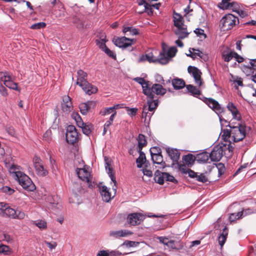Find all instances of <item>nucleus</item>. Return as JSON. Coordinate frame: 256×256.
<instances>
[{
    "label": "nucleus",
    "mask_w": 256,
    "mask_h": 256,
    "mask_svg": "<svg viewBox=\"0 0 256 256\" xmlns=\"http://www.w3.org/2000/svg\"><path fill=\"white\" fill-rule=\"evenodd\" d=\"M202 100L210 108H211L218 116L221 124H224V122L227 123L226 127H230L232 128V139L234 142H238L242 140L246 136V126L244 125L238 124L236 126H234L232 123L227 122L224 120L220 114L224 112V108L222 107L220 104L212 98H206L203 97Z\"/></svg>",
    "instance_id": "nucleus-1"
},
{
    "label": "nucleus",
    "mask_w": 256,
    "mask_h": 256,
    "mask_svg": "<svg viewBox=\"0 0 256 256\" xmlns=\"http://www.w3.org/2000/svg\"><path fill=\"white\" fill-rule=\"evenodd\" d=\"M10 172L14 174L19 184L28 191H33L36 189L35 185L31 179L24 172L20 170L19 166L12 164L10 168Z\"/></svg>",
    "instance_id": "nucleus-2"
},
{
    "label": "nucleus",
    "mask_w": 256,
    "mask_h": 256,
    "mask_svg": "<svg viewBox=\"0 0 256 256\" xmlns=\"http://www.w3.org/2000/svg\"><path fill=\"white\" fill-rule=\"evenodd\" d=\"M0 214L4 216L11 218H12L24 219L25 214L24 212L15 210L10 208L7 204L0 202Z\"/></svg>",
    "instance_id": "nucleus-3"
},
{
    "label": "nucleus",
    "mask_w": 256,
    "mask_h": 256,
    "mask_svg": "<svg viewBox=\"0 0 256 256\" xmlns=\"http://www.w3.org/2000/svg\"><path fill=\"white\" fill-rule=\"evenodd\" d=\"M238 22L237 17L232 14H227L222 18L220 22V26L222 31L226 32L231 30L236 24V21Z\"/></svg>",
    "instance_id": "nucleus-4"
},
{
    "label": "nucleus",
    "mask_w": 256,
    "mask_h": 256,
    "mask_svg": "<svg viewBox=\"0 0 256 256\" xmlns=\"http://www.w3.org/2000/svg\"><path fill=\"white\" fill-rule=\"evenodd\" d=\"M144 94L147 96L148 98H154L155 94L156 95H164L166 92V90L164 88L163 86L160 84H152L151 86L150 84L148 90H144Z\"/></svg>",
    "instance_id": "nucleus-5"
},
{
    "label": "nucleus",
    "mask_w": 256,
    "mask_h": 256,
    "mask_svg": "<svg viewBox=\"0 0 256 256\" xmlns=\"http://www.w3.org/2000/svg\"><path fill=\"white\" fill-rule=\"evenodd\" d=\"M148 61L150 62H158L162 64H168L167 58L162 53H160L158 58H154V55L152 52L142 54L140 56L138 60V62Z\"/></svg>",
    "instance_id": "nucleus-6"
},
{
    "label": "nucleus",
    "mask_w": 256,
    "mask_h": 256,
    "mask_svg": "<svg viewBox=\"0 0 256 256\" xmlns=\"http://www.w3.org/2000/svg\"><path fill=\"white\" fill-rule=\"evenodd\" d=\"M0 80L4 82V84L8 88L20 91L18 88V84L12 81V76L8 72H0Z\"/></svg>",
    "instance_id": "nucleus-7"
},
{
    "label": "nucleus",
    "mask_w": 256,
    "mask_h": 256,
    "mask_svg": "<svg viewBox=\"0 0 256 256\" xmlns=\"http://www.w3.org/2000/svg\"><path fill=\"white\" fill-rule=\"evenodd\" d=\"M78 138V132L75 126L72 125L68 126L66 132V140L67 142L70 144H74L77 142Z\"/></svg>",
    "instance_id": "nucleus-8"
},
{
    "label": "nucleus",
    "mask_w": 256,
    "mask_h": 256,
    "mask_svg": "<svg viewBox=\"0 0 256 256\" xmlns=\"http://www.w3.org/2000/svg\"><path fill=\"white\" fill-rule=\"evenodd\" d=\"M226 154V153L224 150L222 146L220 145L214 146L211 152L209 154L210 156V159L212 162L220 161L222 156Z\"/></svg>",
    "instance_id": "nucleus-9"
},
{
    "label": "nucleus",
    "mask_w": 256,
    "mask_h": 256,
    "mask_svg": "<svg viewBox=\"0 0 256 256\" xmlns=\"http://www.w3.org/2000/svg\"><path fill=\"white\" fill-rule=\"evenodd\" d=\"M188 71L194 78L195 84L199 86H202L204 84V82L201 78L202 73L200 70L196 67L190 66L188 68Z\"/></svg>",
    "instance_id": "nucleus-10"
},
{
    "label": "nucleus",
    "mask_w": 256,
    "mask_h": 256,
    "mask_svg": "<svg viewBox=\"0 0 256 256\" xmlns=\"http://www.w3.org/2000/svg\"><path fill=\"white\" fill-rule=\"evenodd\" d=\"M114 44L119 48H126L131 46L134 41V39L127 38L125 36L121 38L117 37L113 39Z\"/></svg>",
    "instance_id": "nucleus-11"
},
{
    "label": "nucleus",
    "mask_w": 256,
    "mask_h": 256,
    "mask_svg": "<svg viewBox=\"0 0 256 256\" xmlns=\"http://www.w3.org/2000/svg\"><path fill=\"white\" fill-rule=\"evenodd\" d=\"M222 58L225 62H229L234 58L235 52L227 46L220 47V50Z\"/></svg>",
    "instance_id": "nucleus-12"
},
{
    "label": "nucleus",
    "mask_w": 256,
    "mask_h": 256,
    "mask_svg": "<svg viewBox=\"0 0 256 256\" xmlns=\"http://www.w3.org/2000/svg\"><path fill=\"white\" fill-rule=\"evenodd\" d=\"M144 218V216L140 213L136 212L129 214L128 216V222L132 226L139 224Z\"/></svg>",
    "instance_id": "nucleus-13"
},
{
    "label": "nucleus",
    "mask_w": 256,
    "mask_h": 256,
    "mask_svg": "<svg viewBox=\"0 0 256 256\" xmlns=\"http://www.w3.org/2000/svg\"><path fill=\"white\" fill-rule=\"evenodd\" d=\"M73 23L78 30L88 28L90 26L88 20L83 17H75L74 18Z\"/></svg>",
    "instance_id": "nucleus-14"
},
{
    "label": "nucleus",
    "mask_w": 256,
    "mask_h": 256,
    "mask_svg": "<svg viewBox=\"0 0 256 256\" xmlns=\"http://www.w3.org/2000/svg\"><path fill=\"white\" fill-rule=\"evenodd\" d=\"M133 232L128 230H110L109 232V236L116 239L120 238L126 237L132 235Z\"/></svg>",
    "instance_id": "nucleus-15"
},
{
    "label": "nucleus",
    "mask_w": 256,
    "mask_h": 256,
    "mask_svg": "<svg viewBox=\"0 0 256 256\" xmlns=\"http://www.w3.org/2000/svg\"><path fill=\"white\" fill-rule=\"evenodd\" d=\"M62 110L66 114L69 113L72 110V104L71 98L68 96H62V102L61 104Z\"/></svg>",
    "instance_id": "nucleus-16"
},
{
    "label": "nucleus",
    "mask_w": 256,
    "mask_h": 256,
    "mask_svg": "<svg viewBox=\"0 0 256 256\" xmlns=\"http://www.w3.org/2000/svg\"><path fill=\"white\" fill-rule=\"evenodd\" d=\"M166 152L174 162H178L180 156V152L178 150L168 148L166 149Z\"/></svg>",
    "instance_id": "nucleus-17"
},
{
    "label": "nucleus",
    "mask_w": 256,
    "mask_h": 256,
    "mask_svg": "<svg viewBox=\"0 0 256 256\" xmlns=\"http://www.w3.org/2000/svg\"><path fill=\"white\" fill-rule=\"evenodd\" d=\"M190 32H188L186 26H182L176 28L174 30V34L179 39H184L187 38Z\"/></svg>",
    "instance_id": "nucleus-18"
},
{
    "label": "nucleus",
    "mask_w": 256,
    "mask_h": 256,
    "mask_svg": "<svg viewBox=\"0 0 256 256\" xmlns=\"http://www.w3.org/2000/svg\"><path fill=\"white\" fill-rule=\"evenodd\" d=\"M227 108L230 111L232 115V117L235 120H241V115L238 111L236 106L232 102H229L227 104Z\"/></svg>",
    "instance_id": "nucleus-19"
},
{
    "label": "nucleus",
    "mask_w": 256,
    "mask_h": 256,
    "mask_svg": "<svg viewBox=\"0 0 256 256\" xmlns=\"http://www.w3.org/2000/svg\"><path fill=\"white\" fill-rule=\"evenodd\" d=\"M80 86L82 88L86 94L90 95L92 94H95L98 91V88L95 86L90 84L88 82L84 83Z\"/></svg>",
    "instance_id": "nucleus-20"
},
{
    "label": "nucleus",
    "mask_w": 256,
    "mask_h": 256,
    "mask_svg": "<svg viewBox=\"0 0 256 256\" xmlns=\"http://www.w3.org/2000/svg\"><path fill=\"white\" fill-rule=\"evenodd\" d=\"M100 192L104 202H108L112 199L111 193L105 186H100Z\"/></svg>",
    "instance_id": "nucleus-21"
},
{
    "label": "nucleus",
    "mask_w": 256,
    "mask_h": 256,
    "mask_svg": "<svg viewBox=\"0 0 256 256\" xmlns=\"http://www.w3.org/2000/svg\"><path fill=\"white\" fill-rule=\"evenodd\" d=\"M76 174L79 178L86 182H90V172L84 168H77L76 170Z\"/></svg>",
    "instance_id": "nucleus-22"
},
{
    "label": "nucleus",
    "mask_w": 256,
    "mask_h": 256,
    "mask_svg": "<svg viewBox=\"0 0 256 256\" xmlns=\"http://www.w3.org/2000/svg\"><path fill=\"white\" fill-rule=\"evenodd\" d=\"M177 52V48L176 46L170 47L166 52V49L163 48L162 52L160 53H162L165 58H167L168 63V62L170 58L174 57Z\"/></svg>",
    "instance_id": "nucleus-23"
},
{
    "label": "nucleus",
    "mask_w": 256,
    "mask_h": 256,
    "mask_svg": "<svg viewBox=\"0 0 256 256\" xmlns=\"http://www.w3.org/2000/svg\"><path fill=\"white\" fill-rule=\"evenodd\" d=\"M209 153L206 152H200L195 157L196 160L197 161L198 163H206L209 158H210V156Z\"/></svg>",
    "instance_id": "nucleus-24"
},
{
    "label": "nucleus",
    "mask_w": 256,
    "mask_h": 256,
    "mask_svg": "<svg viewBox=\"0 0 256 256\" xmlns=\"http://www.w3.org/2000/svg\"><path fill=\"white\" fill-rule=\"evenodd\" d=\"M78 78L76 80V84L80 86L84 83L86 82L87 74L82 70H79L78 72Z\"/></svg>",
    "instance_id": "nucleus-25"
},
{
    "label": "nucleus",
    "mask_w": 256,
    "mask_h": 256,
    "mask_svg": "<svg viewBox=\"0 0 256 256\" xmlns=\"http://www.w3.org/2000/svg\"><path fill=\"white\" fill-rule=\"evenodd\" d=\"M248 62L242 66L243 70H248L249 72H253V70H256V58L248 59Z\"/></svg>",
    "instance_id": "nucleus-26"
},
{
    "label": "nucleus",
    "mask_w": 256,
    "mask_h": 256,
    "mask_svg": "<svg viewBox=\"0 0 256 256\" xmlns=\"http://www.w3.org/2000/svg\"><path fill=\"white\" fill-rule=\"evenodd\" d=\"M152 159L154 164L160 165V168H164L166 166V164L163 160V156L162 153L156 155L151 156Z\"/></svg>",
    "instance_id": "nucleus-27"
},
{
    "label": "nucleus",
    "mask_w": 256,
    "mask_h": 256,
    "mask_svg": "<svg viewBox=\"0 0 256 256\" xmlns=\"http://www.w3.org/2000/svg\"><path fill=\"white\" fill-rule=\"evenodd\" d=\"M172 84L175 90H180L186 86L184 81L179 78L173 79L172 80Z\"/></svg>",
    "instance_id": "nucleus-28"
},
{
    "label": "nucleus",
    "mask_w": 256,
    "mask_h": 256,
    "mask_svg": "<svg viewBox=\"0 0 256 256\" xmlns=\"http://www.w3.org/2000/svg\"><path fill=\"white\" fill-rule=\"evenodd\" d=\"M174 16H173V20L174 23V26L178 28L181 26H185L184 24V19L180 14H179L174 12Z\"/></svg>",
    "instance_id": "nucleus-29"
},
{
    "label": "nucleus",
    "mask_w": 256,
    "mask_h": 256,
    "mask_svg": "<svg viewBox=\"0 0 256 256\" xmlns=\"http://www.w3.org/2000/svg\"><path fill=\"white\" fill-rule=\"evenodd\" d=\"M154 180L156 183L162 184L164 182V172H162L159 170H156L154 172Z\"/></svg>",
    "instance_id": "nucleus-30"
},
{
    "label": "nucleus",
    "mask_w": 256,
    "mask_h": 256,
    "mask_svg": "<svg viewBox=\"0 0 256 256\" xmlns=\"http://www.w3.org/2000/svg\"><path fill=\"white\" fill-rule=\"evenodd\" d=\"M36 174L40 176H45L48 174V170L44 168V164L36 166L34 167Z\"/></svg>",
    "instance_id": "nucleus-31"
},
{
    "label": "nucleus",
    "mask_w": 256,
    "mask_h": 256,
    "mask_svg": "<svg viewBox=\"0 0 256 256\" xmlns=\"http://www.w3.org/2000/svg\"><path fill=\"white\" fill-rule=\"evenodd\" d=\"M147 109L150 112H152L158 106V100L148 98Z\"/></svg>",
    "instance_id": "nucleus-32"
},
{
    "label": "nucleus",
    "mask_w": 256,
    "mask_h": 256,
    "mask_svg": "<svg viewBox=\"0 0 256 256\" xmlns=\"http://www.w3.org/2000/svg\"><path fill=\"white\" fill-rule=\"evenodd\" d=\"M138 152H139V156L136 160V162L137 164V167L141 168L142 166V165L146 163V160L145 154L142 152V150L138 151Z\"/></svg>",
    "instance_id": "nucleus-33"
},
{
    "label": "nucleus",
    "mask_w": 256,
    "mask_h": 256,
    "mask_svg": "<svg viewBox=\"0 0 256 256\" xmlns=\"http://www.w3.org/2000/svg\"><path fill=\"white\" fill-rule=\"evenodd\" d=\"M186 88L188 92H190L194 96L198 97L201 94V91L193 85L188 84Z\"/></svg>",
    "instance_id": "nucleus-34"
},
{
    "label": "nucleus",
    "mask_w": 256,
    "mask_h": 256,
    "mask_svg": "<svg viewBox=\"0 0 256 256\" xmlns=\"http://www.w3.org/2000/svg\"><path fill=\"white\" fill-rule=\"evenodd\" d=\"M92 104V102L90 101L80 104L79 106L80 112L84 115L86 114Z\"/></svg>",
    "instance_id": "nucleus-35"
},
{
    "label": "nucleus",
    "mask_w": 256,
    "mask_h": 256,
    "mask_svg": "<svg viewBox=\"0 0 256 256\" xmlns=\"http://www.w3.org/2000/svg\"><path fill=\"white\" fill-rule=\"evenodd\" d=\"M167 246L174 250H180L183 248L184 245L180 241L170 240Z\"/></svg>",
    "instance_id": "nucleus-36"
},
{
    "label": "nucleus",
    "mask_w": 256,
    "mask_h": 256,
    "mask_svg": "<svg viewBox=\"0 0 256 256\" xmlns=\"http://www.w3.org/2000/svg\"><path fill=\"white\" fill-rule=\"evenodd\" d=\"M134 80L142 86V92L144 94V90H148L150 85V82L146 81L144 78L140 77L135 78Z\"/></svg>",
    "instance_id": "nucleus-37"
},
{
    "label": "nucleus",
    "mask_w": 256,
    "mask_h": 256,
    "mask_svg": "<svg viewBox=\"0 0 256 256\" xmlns=\"http://www.w3.org/2000/svg\"><path fill=\"white\" fill-rule=\"evenodd\" d=\"M138 151H140L142 150L143 147L146 146L147 144V142L146 139V137L142 134H139L138 136Z\"/></svg>",
    "instance_id": "nucleus-38"
},
{
    "label": "nucleus",
    "mask_w": 256,
    "mask_h": 256,
    "mask_svg": "<svg viewBox=\"0 0 256 256\" xmlns=\"http://www.w3.org/2000/svg\"><path fill=\"white\" fill-rule=\"evenodd\" d=\"M122 32L127 35H137L138 34V29L132 26H124Z\"/></svg>",
    "instance_id": "nucleus-39"
},
{
    "label": "nucleus",
    "mask_w": 256,
    "mask_h": 256,
    "mask_svg": "<svg viewBox=\"0 0 256 256\" xmlns=\"http://www.w3.org/2000/svg\"><path fill=\"white\" fill-rule=\"evenodd\" d=\"M105 168L108 174V176L110 178L112 182L114 183V186H116V182L114 174L112 173V169L110 168V164L107 162H106Z\"/></svg>",
    "instance_id": "nucleus-40"
},
{
    "label": "nucleus",
    "mask_w": 256,
    "mask_h": 256,
    "mask_svg": "<svg viewBox=\"0 0 256 256\" xmlns=\"http://www.w3.org/2000/svg\"><path fill=\"white\" fill-rule=\"evenodd\" d=\"M227 235L228 229L226 227H225L223 230V232L218 237V243L221 247H222L224 244L226 239Z\"/></svg>",
    "instance_id": "nucleus-41"
},
{
    "label": "nucleus",
    "mask_w": 256,
    "mask_h": 256,
    "mask_svg": "<svg viewBox=\"0 0 256 256\" xmlns=\"http://www.w3.org/2000/svg\"><path fill=\"white\" fill-rule=\"evenodd\" d=\"M71 116L72 118L75 120L78 127L82 126L84 124V122H83L82 118L78 112H73L71 114Z\"/></svg>",
    "instance_id": "nucleus-42"
},
{
    "label": "nucleus",
    "mask_w": 256,
    "mask_h": 256,
    "mask_svg": "<svg viewBox=\"0 0 256 256\" xmlns=\"http://www.w3.org/2000/svg\"><path fill=\"white\" fill-rule=\"evenodd\" d=\"M178 165H179V168L182 171V172H183L184 173L188 174V175L190 178H195L196 177V174H198L197 172H194V170H192L190 168H188L186 170H186L185 169H184L183 168H182V167H186L185 166L182 165V164H178Z\"/></svg>",
    "instance_id": "nucleus-43"
},
{
    "label": "nucleus",
    "mask_w": 256,
    "mask_h": 256,
    "mask_svg": "<svg viewBox=\"0 0 256 256\" xmlns=\"http://www.w3.org/2000/svg\"><path fill=\"white\" fill-rule=\"evenodd\" d=\"M195 157L196 156H193L192 154H188L182 156V160L186 163V164H191L194 162V160H196Z\"/></svg>",
    "instance_id": "nucleus-44"
},
{
    "label": "nucleus",
    "mask_w": 256,
    "mask_h": 256,
    "mask_svg": "<svg viewBox=\"0 0 256 256\" xmlns=\"http://www.w3.org/2000/svg\"><path fill=\"white\" fill-rule=\"evenodd\" d=\"M33 224L42 230H46L47 228V223L44 220H34L33 222Z\"/></svg>",
    "instance_id": "nucleus-45"
},
{
    "label": "nucleus",
    "mask_w": 256,
    "mask_h": 256,
    "mask_svg": "<svg viewBox=\"0 0 256 256\" xmlns=\"http://www.w3.org/2000/svg\"><path fill=\"white\" fill-rule=\"evenodd\" d=\"M0 253L5 255H10L12 253V250L8 246L0 244Z\"/></svg>",
    "instance_id": "nucleus-46"
},
{
    "label": "nucleus",
    "mask_w": 256,
    "mask_h": 256,
    "mask_svg": "<svg viewBox=\"0 0 256 256\" xmlns=\"http://www.w3.org/2000/svg\"><path fill=\"white\" fill-rule=\"evenodd\" d=\"M106 41L105 38H101L100 40H96V42L99 48L104 52L108 48L105 44Z\"/></svg>",
    "instance_id": "nucleus-47"
},
{
    "label": "nucleus",
    "mask_w": 256,
    "mask_h": 256,
    "mask_svg": "<svg viewBox=\"0 0 256 256\" xmlns=\"http://www.w3.org/2000/svg\"><path fill=\"white\" fill-rule=\"evenodd\" d=\"M140 242H138L126 240L122 244V246H125L126 248H134L138 246Z\"/></svg>",
    "instance_id": "nucleus-48"
},
{
    "label": "nucleus",
    "mask_w": 256,
    "mask_h": 256,
    "mask_svg": "<svg viewBox=\"0 0 256 256\" xmlns=\"http://www.w3.org/2000/svg\"><path fill=\"white\" fill-rule=\"evenodd\" d=\"M232 3L231 0H222V2L218 4V7L222 10H227Z\"/></svg>",
    "instance_id": "nucleus-49"
},
{
    "label": "nucleus",
    "mask_w": 256,
    "mask_h": 256,
    "mask_svg": "<svg viewBox=\"0 0 256 256\" xmlns=\"http://www.w3.org/2000/svg\"><path fill=\"white\" fill-rule=\"evenodd\" d=\"M146 12L148 15H152L153 14L154 10H152V6L148 3L147 6H144V9L142 10L138 11V12L142 14L144 12Z\"/></svg>",
    "instance_id": "nucleus-50"
},
{
    "label": "nucleus",
    "mask_w": 256,
    "mask_h": 256,
    "mask_svg": "<svg viewBox=\"0 0 256 256\" xmlns=\"http://www.w3.org/2000/svg\"><path fill=\"white\" fill-rule=\"evenodd\" d=\"M244 212L241 211L236 214H232L230 216V220L232 222L235 221L236 220L240 219L243 216Z\"/></svg>",
    "instance_id": "nucleus-51"
},
{
    "label": "nucleus",
    "mask_w": 256,
    "mask_h": 256,
    "mask_svg": "<svg viewBox=\"0 0 256 256\" xmlns=\"http://www.w3.org/2000/svg\"><path fill=\"white\" fill-rule=\"evenodd\" d=\"M82 128L83 133L86 135L88 136L91 133V128H92V126L91 124H86L84 123V124L82 126H79Z\"/></svg>",
    "instance_id": "nucleus-52"
},
{
    "label": "nucleus",
    "mask_w": 256,
    "mask_h": 256,
    "mask_svg": "<svg viewBox=\"0 0 256 256\" xmlns=\"http://www.w3.org/2000/svg\"><path fill=\"white\" fill-rule=\"evenodd\" d=\"M0 190L2 192L5 193L8 195L12 194L14 192V189L10 188L8 186H2L0 188Z\"/></svg>",
    "instance_id": "nucleus-53"
},
{
    "label": "nucleus",
    "mask_w": 256,
    "mask_h": 256,
    "mask_svg": "<svg viewBox=\"0 0 256 256\" xmlns=\"http://www.w3.org/2000/svg\"><path fill=\"white\" fill-rule=\"evenodd\" d=\"M231 136H232V128L224 129L222 130V137L224 140H228Z\"/></svg>",
    "instance_id": "nucleus-54"
},
{
    "label": "nucleus",
    "mask_w": 256,
    "mask_h": 256,
    "mask_svg": "<svg viewBox=\"0 0 256 256\" xmlns=\"http://www.w3.org/2000/svg\"><path fill=\"white\" fill-rule=\"evenodd\" d=\"M195 178L197 181L202 183L206 182L208 181L206 176L204 174L202 173L200 174H198V173Z\"/></svg>",
    "instance_id": "nucleus-55"
},
{
    "label": "nucleus",
    "mask_w": 256,
    "mask_h": 256,
    "mask_svg": "<svg viewBox=\"0 0 256 256\" xmlns=\"http://www.w3.org/2000/svg\"><path fill=\"white\" fill-rule=\"evenodd\" d=\"M114 112L112 107L106 108L100 112V114L102 116H106L110 114H112V112Z\"/></svg>",
    "instance_id": "nucleus-56"
},
{
    "label": "nucleus",
    "mask_w": 256,
    "mask_h": 256,
    "mask_svg": "<svg viewBox=\"0 0 256 256\" xmlns=\"http://www.w3.org/2000/svg\"><path fill=\"white\" fill-rule=\"evenodd\" d=\"M43 140L49 142L52 140V132L50 130H47L43 135Z\"/></svg>",
    "instance_id": "nucleus-57"
},
{
    "label": "nucleus",
    "mask_w": 256,
    "mask_h": 256,
    "mask_svg": "<svg viewBox=\"0 0 256 256\" xmlns=\"http://www.w3.org/2000/svg\"><path fill=\"white\" fill-rule=\"evenodd\" d=\"M46 24L44 22H40L32 25L30 28L33 30H38L46 27Z\"/></svg>",
    "instance_id": "nucleus-58"
},
{
    "label": "nucleus",
    "mask_w": 256,
    "mask_h": 256,
    "mask_svg": "<svg viewBox=\"0 0 256 256\" xmlns=\"http://www.w3.org/2000/svg\"><path fill=\"white\" fill-rule=\"evenodd\" d=\"M216 167L218 170V174L220 176L223 174L226 170L224 165L222 163H219L217 164Z\"/></svg>",
    "instance_id": "nucleus-59"
},
{
    "label": "nucleus",
    "mask_w": 256,
    "mask_h": 256,
    "mask_svg": "<svg viewBox=\"0 0 256 256\" xmlns=\"http://www.w3.org/2000/svg\"><path fill=\"white\" fill-rule=\"evenodd\" d=\"M164 180L173 182H176L177 180L175 179V178L170 174L168 172H164Z\"/></svg>",
    "instance_id": "nucleus-60"
},
{
    "label": "nucleus",
    "mask_w": 256,
    "mask_h": 256,
    "mask_svg": "<svg viewBox=\"0 0 256 256\" xmlns=\"http://www.w3.org/2000/svg\"><path fill=\"white\" fill-rule=\"evenodd\" d=\"M150 155L151 156H152H152H154L161 154L162 150L159 147L154 146L150 149Z\"/></svg>",
    "instance_id": "nucleus-61"
},
{
    "label": "nucleus",
    "mask_w": 256,
    "mask_h": 256,
    "mask_svg": "<svg viewBox=\"0 0 256 256\" xmlns=\"http://www.w3.org/2000/svg\"><path fill=\"white\" fill-rule=\"evenodd\" d=\"M155 80L156 82H158L160 84L162 85V84L166 86L165 82L164 80L163 77L160 74H156L154 76Z\"/></svg>",
    "instance_id": "nucleus-62"
},
{
    "label": "nucleus",
    "mask_w": 256,
    "mask_h": 256,
    "mask_svg": "<svg viewBox=\"0 0 256 256\" xmlns=\"http://www.w3.org/2000/svg\"><path fill=\"white\" fill-rule=\"evenodd\" d=\"M234 54V58L236 59V60L238 63H241L242 62H244L246 64H247L246 60H245L244 58H243L240 55H239L238 53L235 52V53Z\"/></svg>",
    "instance_id": "nucleus-63"
},
{
    "label": "nucleus",
    "mask_w": 256,
    "mask_h": 256,
    "mask_svg": "<svg viewBox=\"0 0 256 256\" xmlns=\"http://www.w3.org/2000/svg\"><path fill=\"white\" fill-rule=\"evenodd\" d=\"M128 114L131 116H135L137 113L138 109L136 108H126Z\"/></svg>",
    "instance_id": "nucleus-64"
}]
</instances>
